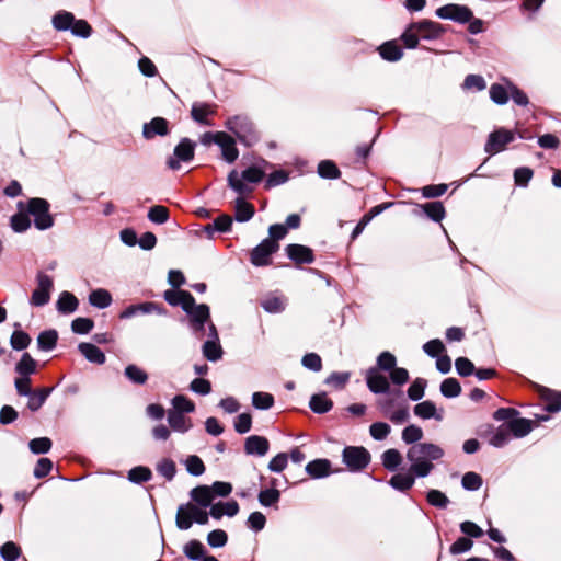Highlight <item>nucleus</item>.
I'll use <instances>...</instances> for the list:
<instances>
[{
	"instance_id": "6e6552de",
	"label": "nucleus",
	"mask_w": 561,
	"mask_h": 561,
	"mask_svg": "<svg viewBox=\"0 0 561 561\" xmlns=\"http://www.w3.org/2000/svg\"><path fill=\"white\" fill-rule=\"evenodd\" d=\"M36 279H37V286L32 294L31 304L33 306L41 307V306L46 305L49 301L50 291L54 287V283H53V278L43 272H39L37 274Z\"/></svg>"
},
{
	"instance_id": "c85d7f7f",
	"label": "nucleus",
	"mask_w": 561,
	"mask_h": 561,
	"mask_svg": "<svg viewBox=\"0 0 561 561\" xmlns=\"http://www.w3.org/2000/svg\"><path fill=\"white\" fill-rule=\"evenodd\" d=\"M239 512V504L232 500L226 503L219 502L211 506L209 514L215 519H220L224 515H228L230 517L237 515Z\"/></svg>"
},
{
	"instance_id": "dca6fc26",
	"label": "nucleus",
	"mask_w": 561,
	"mask_h": 561,
	"mask_svg": "<svg viewBox=\"0 0 561 561\" xmlns=\"http://www.w3.org/2000/svg\"><path fill=\"white\" fill-rule=\"evenodd\" d=\"M163 298L171 306H181L184 311L193 305V296L186 290L168 289L163 294Z\"/></svg>"
},
{
	"instance_id": "f257e3e1",
	"label": "nucleus",
	"mask_w": 561,
	"mask_h": 561,
	"mask_svg": "<svg viewBox=\"0 0 561 561\" xmlns=\"http://www.w3.org/2000/svg\"><path fill=\"white\" fill-rule=\"evenodd\" d=\"M443 456L444 450L432 443L414 444L407 451V459L411 463L412 472L423 478L433 471V461L440 459Z\"/></svg>"
},
{
	"instance_id": "6e6d98bb",
	"label": "nucleus",
	"mask_w": 561,
	"mask_h": 561,
	"mask_svg": "<svg viewBox=\"0 0 561 561\" xmlns=\"http://www.w3.org/2000/svg\"><path fill=\"white\" fill-rule=\"evenodd\" d=\"M252 404L256 409L267 410L274 404V397L267 392H254L252 396Z\"/></svg>"
},
{
	"instance_id": "58836bf2",
	"label": "nucleus",
	"mask_w": 561,
	"mask_h": 561,
	"mask_svg": "<svg viewBox=\"0 0 561 561\" xmlns=\"http://www.w3.org/2000/svg\"><path fill=\"white\" fill-rule=\"evenodd\" d=\"M89 301L92 306L103 309L111 305L112 296L106 289L100 288L91 291Z\"/></svg>"
},
{
	"instance_id": "09e8293b",
	"label": "nucleus",
	"mask_w": 561,
	"mask_h": 561,
	"mask_svg": "<svg viewBox=\"0 0 561 561\" xmlns=\"http://www.w3.org/2000/svg\"><path fill=\"white\" fill-rule=\"evenodd\" d=\"M285 299L278 296H267L261 301L262 308L271 313H277L285 309Z\"/></svg>"
},
{
	"instance_id": "052dcab7",
	"label": "nucleus",
	"mask_w": 561,
	"mask_h": 561,
	"mask_svg": "<svg viewBox=\"0 0 561 561\" xmlns=\"http://www.w3.org/2000/svg\"><path fill=\"white\" fill-rule=\"evenodd\" d=\"M157 471L168 481H171L176 473V467L173 460L164 458L157 465Z\"/></svg>"
},
{
	"instance_id": "0eeeda50",
	"label": "nucleus",
	"mask_w": 561,
	"mask_h": 561,
	"mask_svg": "<svg viewBox=\"0 0 561 561\" xmlns=\"http://www.w3.org/2000/svg\"><path fill=\"white\" fill-rule=\"evenodd\" d=\"M515 139V133L505 128H499L489 135L484 150L489 154H495L505 149L506 145Z\"/></svg>"
},
{
	"instance_id": "bb28decb",
	"label": "nucleus",
	"mask_w": 561,
	"mask_h": 561,
	"mask_svg": "<svg viewBox=\"0 0 561 561\" xmlns=\"http://www.w3.org/2000/svg\"><path fill=\"white\" fill-rule=\"evenodd\" d=\"M413 412L416 416L423 420L435 419L437 421H440L443 419V414L437 413L435 403L430 400L420 402L416 405H414Z\"/></svg>"
},
{
	"instance_id": "7ed1b4c3",
	"label": "nucleus",
	"mask_w": 561,
	"mask_h": 561,
	"mask_svg": "<svg viewBox=\"0 0 561 561\" xmlns=\"http://www.w3.org/2000/svg\"><path fill=\"white\" fill-rule=\"evenodd\" d=\"M25 210L33 217L34 226L38 230L50 229L55 218L50 213V204L41 197H32L25 203Z\"/></svg>"
},
{
	"instance_id": "5701e85b",
	"label": "nucleus",
	"mask_w": 561,
	"mask_h": 561,
	"mask_svg": "<svg viewBox=\"0 0 561 561\" xmlns=\"http://www.w3.org/2000/svg\"><path fill=\"white\" fill-rule=\"evenodd\" d=\"M379 55L387 61H398L402 58L403 51L397 41H388L378 47Z\"/></svg>"
},
{
	"instance_id": "393cba45",
	"label": "nucleus",
	"mask_w": 561,
	"mask_h": 561,
	"mask_svg": "<svg viewBox=\"0 0 561 561\" xmlns=\"http://www.w3.org/2000/svg\"><path fill=\"white\" fill-rule=\"evenodd\" d=\"M307 473L313 479L328 477L331 473V462L328 459H316L306 466Z\"/></svg>"
},
{
	"instance_id": "72a5a7b5",
	"label": "nucleus",
	"mask_w": 561,
	"mask_h": 561,
	"mask_svg": "<svg viewBox=\"0 0 561 561\" xmlns=\"http://www.w3.org/2000/svg\"><path fill=\"white\" fill-rule=\"evenodd\" d=\"M79 301L77 297L69 293L62 291L57 301L58 311L61 313H72L77 310Z\"/></svg>"
},
{
	"instance_id": "412c9836",
	"label": "nucleus",
	"mask_w": 561,
	"mask_h": 561,
	"mask_svg": "<svg viewBox=\"0 0 561 561\" xmlns=\"http://www.w3.org/2000/svg\"><path fill=\"white\" fill-rule=\"evenodd\" d=\"M416 478L420 477L414 474L412 472V469L409 468L407 472L396 473L394 476H392L389 481V484L400 492H407L410 489H412Z\"/></svg>"
},
{
	"instance_id": "ddd939ff",
	"label": "nucleus",
	"mask_w": 561,
	"mask_h": 561,
	"mask_svg": "<svg viewBox=\"0 0 561 561\" xmlns=\"http://www.w3.org/2000/svg\"><path fill=\"white\" fill-rule=\"evenodd\" d=\"M287 256L297 265L310 264L314 261L312 249L302 244H288L286 247Z\"/></svg>"
},
{
	"instance_id": "3c124183",
	"label": "nucleus",
	"mask_w": 561,
	"mask_h": 561,
	"mask_svg": "<svg viewBox=\"0 0 561 561\" xmlns=\"http://www.w3.org/2000/svg\"><path fill=\"white\" fill-rule=\"evenodd\" d=\"M203 354L208 360L215 362L221 357L222 350L217 340H209L203 345Z\"/></svg>"
},
{
	"instance_id": "c9c22d12",
	"label": "nucleus",
	"mask_w": 561,
	"mask_h": 561,
	"mask_svg": "<svg viewBox=\"0 0 561 561\" xmlns=\"http://www.w3.org/2000/svg\"><path fill=\"white\" fill-rule=\"evenodd\" d=\"M381 460L387 470L396 471L402 463V455L398 449L391 448L382 454Z\"/></svg>"
},
{
	"instance_id": "8fccbe9b",
	"label": "nucleus",
	"mask_w": 561,
	"mask_h": 561,
	"mask_svg": "<svg viewBox=\"0 0 561 561\" xmlns=\"http://www.w3.org/2000/svg\"><path fill=\"white\" fill-rule=\"evenodd\" d=\"M173 409L170 411H179L181 414L191 413L195 410V404L187 397L178 394L172 399Z\"/></svg>"
},
{
	"instance_id": "e2e57ef3",
	"label": "nucleus",
	"mask_w": 561,
	"mask_h": 561,
	"mask_svg": "<svg viewBox=\"0 0 561 561\" xmlns=\"http://www.w3.org/2000/svg\"><path fill=\"white\" fill-rule=\"evenodd\" d=\"M0 553L5 561H15L21 554V549L13 541H8L0 548Z\"/></svg>"
},
{
	"instance_id": "de8ad7c7",
	"label": "nucleus",
	"mask_w": 561,
	"mask_h": 561,
	"mask_svg": "<svg viewBox=\"0 0 561 561\" xmlns=\"http://www.w3.org/2000/svg\"><path fill=\"white\" fill-rule=\"evenodd\" d=\"M318 173L321 178L324 179H339L341 176V171L337 165L331 160H323L318 165Z\"/></svg>"
},
{
	"instance_id": "13d9d810",
	"label": "nucleus",
	"mask_w": 561,
	"mask_h": 561,
	"mask_svg": "<svg viewBox=\"0 0 561 561\" xmlns=\"http://www.w3.org/2000/svg\"><path fill=\"white\" fill-rule=\"evenodd\" d=\"M148 218L154 224H164L169 219V209L161 205L152 206L148 211Z\"/></svg>"
},
{
	"instance_id": "aec40b11",
	"label": "nucleus",
	"mask_w": 561,
	"mask_h": 561,
	"mask_svg": "<svg viewBox=\"0 0 561 561\" xmlns=\"http://www.w3.org/2000/svg\"><path fill=\"white\" fill-rule=\"evenodd\" d=\"M268 448L270 443L263 436L252 435L245 439L244 450L248 455L264 456L267 454Z\"/></svg>"
},
{
	"instance_id": "774afa93",
	"label": "nucleus",
	"mask_w": 561,
	"mask_h": 561,
	"mask_svg": "<svg viewBox=\"0 0 561 561\" xmlns=\"http://www.w3.org/2000/svg\"><path fill=\"white\" fill-rule=\"evenodd\" d=\"M280 493L278 490L272 488L263 490L259 493V501L263 506H271L279 501Z\"/></svg>"
},
{
	"instance_id": "b1692460",
	"label": "nucleus",
	"mask_w": 561,
	"mask_h": 561,
	"mask_svg": "<svg viewBox=\"0 0 561 561\" xmlns=\"http://www.w3.org/2000/svg\"><path fill=\"white\" fill-rule=\"evenodd\" d=\"M247 196H240L236 199L234 203V218L239 222H244L250 220L255 213L254 206L245 202Z\"/></svg>"
},
{
	"instance_id": "4468645a",
	"label": "nucleus",
	"mask_w": 561,
	"mask_h": 561,
	"mask_svg": "<svg viewBox=\"0 0 561 561\" xmlns=\"http://www.w3.org/2000/svg\"><path fill=\"white\" fill-rule=\"evenodd\" d=\"M170 133L169 122L163 117H154L142 126V136L150 140L156 136H167Z\"/></svg>"
},
{
	"instance_id": "603ef678",
	"label": "nucleus",
	"mask_w": 561,
	"mask_h": 561,
	"mask_svg": "<svg viewBox=\"0 0 561 561\" xmlns=\"http://www.w3.org/2000/svg\"><path fill=\"white\" fill-rule=\"evenodd\" d=\"M31 341V336L22 330H15L11 335V346L16 351L25 350Z\"/></svg>"
},
{
	"instance_id": "a19ab883",
	"label": "nucleus",
	"mask_w": 561,
	"mask_h": 561,
	"mask_svg": "<svg viewBox=\"0 0 561 561\" xmlns=\"http://www.w3.org/2000/svg\"><path fill=\"white\" fill-rule=\"evenodd\" d=\"M423 211L428 218L439 222L445 217V207L442 202H428L421 205Z\"/></svg>"
},
{
	"instance_id": "a211bd4d",
	"label": "nucleus",
	"mask_w": 561,
	"mask_h": 561,
	"mask_svg": "<svg viewBox=\"0 0 561 561\" xmlns=\"http://www.w3.org/2000/svg\"><path fill=\"white\" fill-rule=\"evenodd\" d=\"M537 423L538 421L524 417H514L513 420L506 422L511 435L516 438H522L528 435L537 425Z\"/></svg>"
},
{
	"instance_id": "cd10ccee",
	"label": "nucleus",
	"mask_w": 561,
	"mask_h": 561,
	"mask_svg": "<svg viewBox=\"0 0 561 561\" xmlns=\"http://www.w3.org/2000/svg\"><path fill=\"white\" fill-rule=\"evenodd\" d=\"M168 423L173 431L180 433H185L192 427L191 419L179 411H168Z\"/></svg>"
},
{
	"instance_id": "473e14b6",
	"label": "nucleus",
	"mask_w": 561,
	"mask_h": 561,
	"mask_svg": "<svg viewBox=\"0 0 561 561\" xmlns=\"http://www.w3.org/2000/svg\"><path fill=\"white\" fill-rule=\"evenodd\" d=\"M309 405L314 413L322 414L329 412L332 409L333 402L327 396V393L323 392L313 394L310 399Z\"/></svg>"
},
{
	"instance_id": "79ce46f5",
	"label": "nucleus",
	"mask_w": 561,
	"mask_h": 561,
	"mask_svg": "<svg viewBox=\"0 0 561 561\" xmlns=\"http://www.w3.org/2000/svg\"><path fill=\"white\" fill-rule=\"evenodd\" d=\"M58 340L57 331L55 330H47L39 333L37 337V345L38 348L42 351H50L53 350Z\"/></svg>"
},
{
	"instance_id": "f3484780",
	"label": "nucleus",
	"mask_w": 561,
	"mask_h": 561,
	"mask_svg": "<svg viewBox=\"0 0 561 561\" xmlns=\"http://www.w3.org/2000/svg\"><path fill=\"white\" fill-rule=\"evenodd\" d=\"M217 113V105L214 103H202L196 102L192 105L191 116L192 118L203 125H211L208 121L209 116H214Z\"/></svg>"
},
{
	"instance_id": "39448f33",
	"label": "nucleus",
	"mask_w": 561,
	"mask_h": 561,
	"mask_svg": "<svg viewBox=\"0 0 561 561\" xmlns=\"http://www.w3.org/2000/svg\"><path fill=\"white\" fill-rule=\"evenodd\" d=\"M370 461V454L364 447L348 446L343 450V462L351 471H360Z\"/></svg>"
},
{
	"instance_id": "c03bdc74",
	"label": "nucleus",
	"mask_w": 561,
	"mask_h": 561,
	"mask_svg": "<svg viewBox=\"0 0 561 561\" xmlns=\"http://www.w3.org/2000/svg\"><path fill=\"white\" fill-rule=\"evenodd\" d=\"M183 552L191 560H201L204 558L205 547L201 541L192 539L184 546Z\"/></svg>"
},
{
	"instance_id": "4c0bfd02",
	"label": "nucleus",
	"mask_w": 561,
	"mask_h": 561,
	"mask_svg": "<svg viewBox=\"0 0 561 561\" xmlns=\"http://www.w3.org/2000/svg\"><path fill=\"white\" fill-rule=\"evenodd\" d=\"M49 393L50 388H39L33 390L31 394H28L27 408L31 411H37L44 404Z\"/></svg>"
},
{
	"instance_id": "e433bc0d",
	"label": "nucleus",
	"mask_w": 561,
	"mask_h": 561,
	"mask_svg": "<svg viewBox=\"0 0 561 561\" xmlns=\"http://www.w3.org/2000/svg\"><path fill=\"white\" fill-rule=\"evenodd\" d=\"M36 360L28 353H24L15 366V371L21 376L30 377L36 371Z\"/></svg>"
},
{
	"instance_id": "69168bd1",
	"label": "nucleus",
	"mask_w": 561,
	"mask_h": 561,
	"mask_svg": "<svg viewBox=\"0 0 561 561\" xmlns=\"http://www.w3.org/2000/svg\"><path fill=\"white\" fill-rule=\"evenodd\" d=\"M185 466L187 471L193 476H201L205 472V465L196 455L188 456Z\"/></svg>"
},
{
	"instance_id": "9d476101",
	"label": "nucleus",
	"mask_w": 561,
	"mask_h": 561,
	"mask_svg": "<svg viewBox=\"0 0 561 561\" xmlns=\"http://www.w3.org/2000/svg\"><path fill=\"white\" fill-rule=\"evenodd\" d=\"M279 244L264 239L256 245L250 255L251 263L255 266H265L271 263V255L277 252Z\"/></svg>"
},
{
	"instance_id": "f704fd0d",
	"label": "nucleus",
	"mask_w": 561,
	"mask_h": 561,
	"mask_svg": "<svg viewBox=\"0 0 561 561\" xmlns=\"http://www.w3.org/2000/svg\"><path fill=\"white\" fill-rule=\"evenodd\" d=\"M232 218L227 214L218 216L213 224L205 226V231L210 236L213 231L227 232L231 229Z\"/></svg>"
},
{
	"instance_id": "4d7b16f0",
	"label": "nucleus",
	"mask_w": 561,
	"mask_h": 561,
	"mask_svg": "<svg viewBox=\"0 0 561 561\" xmlns=\"http://www.w3.org/2000/svg\"><path fill=\"white\" fill-rule=\"evenodd\" d=\"M151 470L147 467H135L128 472V479L135 483L147 482L151 479Z\"/></svg>"
},
{
	"instance_id": "9b49d317",
	"label": "nucleus",
	"mask_w": 561,
	"mask_h": 561,
	"mask_svg": "<svg viewBox=\"0 0 561 561\" xmlns=\"http://www.w3.org/2000/svg\"><path fill=\"white\" fill-rule=\"evenodd\" d=\"M185 311L190 317L191 328L195 333L203 335L205 323L209 321V307L205 304L196 305L193 298V305Z\"/></svg>"
},
{
	"instance_id": "680f3d73",
	"label": "nucleus",
	"mask_w": 561,
	"mask_h": 561,
	"mask_svg": "<svg viewBox=\"0 0 561 561\" xmlns=\"http://www.w3.org/2000/svg\"><path fill=\"white\" fill-rule=\"evenodd\" d=\"M397 364L396 356L390 352H382L377 358L378 370L391 371Z\"/></svg>"
},
{
	"instance_id": "5fc2aeb1",
	"label": "nucleus",
	"mask_w": 561,
	"mask_h": 561,
	"mask_svg": "<svg viewBox=\"0 0 561 561\" xmlns=\"http://www.w3.org/2000/svg\"><path fill=\"white\" fill-rule=\"evenodd\" d=\"M427 386V381L423 378H416L408 389V397L417 401L424 397V391Z\"/></svg>"
},
{
	"instance_id": "864d4df0",
	"label": "nucleus",
	"mask_w": 561,
	"mask_h": 561,
	"mask_svg": "<svg viewBox=\"0 0 561 561\" xmlns=\"http://www.w3.org/2000/svg\"><path fill=\"white\" fill-rule=\"evenodd\" d=\"M545 401V409L548 412L554 413L561 409V394L552 391H546L542 394Z\"/></svg>"
},
{
	"instance_id": "1a4fd4ad",
	"label": "nucleus",
	"mask_w": 561,
	"mask_h": 561,
	"mask_svg": "<svg viewBox=\"0 0 561 561\" xmlns=\"http://www.w3.org/2000/svg\"><path fill=\"white\" fill-rule=\"evenodd\" d=\"M436 15L463 24L472 19V11L466 5L449 3L438 8Z\"/></svg>"
},
{
	"instance_id": "0e129e2a",
	"label": "nucleus",
	"mask_w": 561,
	"mask_h": 561,
	"mask_svg": "<svg viewBox=\"0 0 561 561\" xmlns=\"http://www.w3.org/2000/svg\"><path fill=\"white\" fill-rule=\"evenodd\" d=\"M28 446L33 454H46L51 448V440L48 437L34 438Z\"/></svg>"
},
{
	"instance_id": "f03ea898",
	"label": "nucleus",
	"mask_w": 561,
	"mask_h": 561,
	"mask_svg": "<svg viewBox=\"0 0 561 561\" xmlns=\"http://www.w3.org/2000/svg\"><path fill=\"white\" fill-rule=\"evenodd\" d=\"M265 173L257 167H249L241 174L232 170L228 175V185L240 196H250L254 187L251 184L260 183Z\"/></svg>"
},
{
	"instance_id": "6ab92c4d",
	"label": "nucleus",
	"mask_w": 561,
	"mask_h": 561,
	"mask_svg": "<svg viewBox=\"0 0 561 561\" xmlns=\"http://www.w3.org/2000/svg\"><path fill=\"white\" fill-rule=\"evenodd\" d=\"M19 211L10 218V226L14 232L22 233L31 228L32 221L25 210V203H18Z\"/></svg>"
},
{
	"instance_id": "a18cd8bd",
	"label": "nucleus",
	"mask_w": 561,
	"mask_h": 561,
	"mask_svg": "<svg viewBox=\"0 0 561 561\" xmlns=\"http://www.w3.org/2000/svg\"><path fill=\"white\" fill-rule=\"evenodd\" d=\"M440 392L446 398H455L461 393V386L456 378L449 377L442 381Z\"/></svg>"
},
{
	"instance_id": "37998d69",
	"label": "nucleus",
	"mask_w": 561,
	"mask_h": 561,
	"mask_svg": "<svg viewBox=\"0 0 561 561\" xmlns=\"http://www.w3.org/2000/svg\"><path fill=\"white\" fill-rule=\"evenodd\" d=\"M491 100L500 105L506 104L510 99V85L506 88L500 83H493L490 87Z\"/></svg>"
},
{
	"instance_id": "2eb2a0df",
	"label": "nucleus",
	"mask_w": 561,
	"mask_h": 561,
	"mask_svg": "<svg viewBox=\"0 0 561 561\" xmlns=\"http://www.w3.org/2000/svg\"><path fill=\"white\" fill-rule=\"evenodd\" d=\"M413 27L416 28L420 38L423 39L439 38L445 32V28L439 23L428 20L413 23Z\"/></svg>"
},
{
	"instance_id": "7c9ffc66",
	"label": "nucleus",
	"mask_w": 561,
	"mask_h": 561,
	"mask_svg": "<svg viewBox=\"0 0 561 561\" xmlns=\"http://www.w3.org/2000/svg\"><path fill=\"white\" fill-rule=\"evenodd\" d=\"M190 495L191 499L202 507H208L214 500L211 490L207 485H198L192 489Z\"/></svg>"
},
{
	"instance_id": "bf43d9fd",
	"label": "nucleus",
	"mask_w": 561,
	"mask_h": 561,
	"mask_svg": "<svg viewBox=\"0 0 561 561\" xmlns=\"http://www.w3.org/2000/svg\"><path fill=\"white\" fill-rule=\"evenodd\" d=\"M391 427L385 422L373 423L369 427L371 437L376 440H383L390 434Z\"/></svg>"
},
{
	"instance_id": "338daca9",
	"label": "nucleus",
	"mask_w": 561,
	"mask_h": 561,
	"mask_svg": "<svg viewBox=\"0 0 561 561\" xmlns=\"http://www.w3.org/2000/svg\"><path fill=\"white\" fill-rule=\"evenodd\" d=\"M461 484L466 490L476 491L482 485V478L476 472H467L463 474Z\"/></svg>"
},
{
	"instance_id": "f8f14e48",
	"label": "nucleus",
	"mask_w": 561,
	"mask_h": 561,
	"mask_svg": "<svg viewBox=\"0 0 561 561\" xmlns=\"http://www.w3.org/2000/svg\"><path fill=\"white\" fill-rule=\"evenodd\" d=\"M366 383L373 393H386L390 389L388 378L378 368L371 367L366 373Z\"/></svg>"
},
{
	"instance_id": "2f4dec72",
	"label": "nucleus",
	"mask_w": 561,
	"mask_h": 561,
	"mask_svg": "<svg viewBox=\"0 0 561 561\" xmlns=\"http://www.w3.org/2000/svg\"><path fill=\"white\" fill-rule=\"evenodd\" d=\"M124 375L131 383L137 386H142L148 381L147 371L135 364L127 365Z\"/></svg>"
},
{
	"instance_id": "c756f323",
	"label": "nucleus",
	"mask_w": 561,
	"mask_h": 561,
	"mask_svg": "<svg viewBox=\"0 0 561 561\" xmlns=\"http://www.w3.org/2000/svg\"><path fill=\"white\" fill-rule=\"evenodd\" d=\"M79 351L91 363H95V364H100V365L105 363L106 357H105L104 353L94 344L80 343Z\"/></svg>"
},
{
	"instance_id": "423d86ee",
	"label": "nucleus",
	"mask_w": 561,
	"mask_h": 561,
	"mask_svg": "<svg viewBox=\"0 0 561 561\" xmlns=\"http://www.w3.org/2000/svg\"><path fill=\"white\" fill-rule=\"evenodd\" d=\"M194 154L195 144L188 138H183L175 146L173 156L168 158L167 164L171 170H179L180 162H190L194 159Z\"/></svg>"
},
{
	"instance_id": "a878e982",
	"label": "nucleus",
	"mask_w": 561,
	"mask_h": 561,
	"mask_svg": "<svg viewBox=\"0 0 561 561\" xmlns=\"http://www.w3.org/2000/svg\"><path fill=\"white\" fill-rule=\"evenodd\" d=\"M511 437L512 435L506 423L496 428L490 427L489 444L494 447H503L510 442Z\"/></svg>"
},
{
	"instance_id": "20e7f679",
	"label": "nucleus",
	"mask_w": 561,
	"mask_h": 561,
	"mask_svg": "<svg viewBox=\"0 0 561 561\" xmlns=\"http://www.w3.org/2000/svg\"><path fill=\"white\" fill-rule=\"evenodd\" d=\"M225 126L245 146H252L260 139L254 124L245 115H234L229 117L226 121Z\"/></svg>"
},
{
	"instance_id": "4be33fe9",
	"label": "nucleus",
	"mask_w": 561,
	"mask_h": 561,
	"mask_svg": "<svg viewBox=\"0 0 561 561\" xmlns=\"http://www.w3.org/2000/svg\"><path fill=\"white\" fill-rule=\"evenodd\" d=\"M224 138H220L218 146L221 149L224 160L228 163L234 162L239 157V150L236 146L234 139L227 133H222Z\"/></svg>"
},
{
	"instance_id": "ea45409f",
	"label": "nucleus",
	"mask_w": 561,
	"mask_h": 561,
	"mask_svg": "<svg viewBox=\"0 0 561 561\" xmlns=\"http://www.w3.org/2000/svg\"><path fill=\"white\" fill-rule=\"evenodd\" d=\"M75 15L68 11H59L53 18V25L57 31L71 30L75 23Z\"/></svg>"
},
{
	"instance_id": "49530a36",
	"label": "nucleus",
	"mask_w": 561,
	"mask_h": 561,
	"mask_svg": "<svg viewBox=\"0 0 561 561\" xmlns=\"http://www.w3.org/2000/svg\"><path fill=\"white\" fill-rule=\"evenodd\" d=\"M424 433L423 430L414 424L408 425L402 431V440L405 444L414 445L420 444V440L423 438Z\"/></svg>"
}]
</instances>
